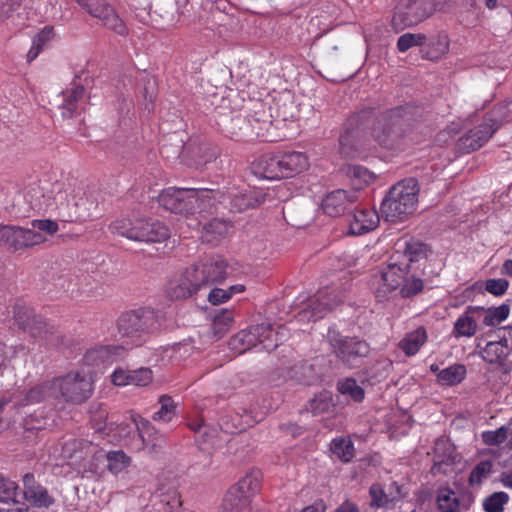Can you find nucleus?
<instances>
[{"mask_svg": "<svg viewBox=\"0 0 512 512\" xmlns=\"http://www.w3.org/2000/svg\"><path fill=\"white\" fill-rule=\"evenodd\" d=\"M32 210L56 211L63 222L73 223L88 220L89 208H80L79 196L74 189L62 181L30 186L25 194Z\"/></svg>", "mask_w": 512, "mask_h": 512, "instance_id": "1", "label": "nucleus"}, {"mask_svg": "<svg viewBox=\"0 0 512 512\" xmlns=\"http://www.w3.org/2000/svg\"><path fill=\"white\" fill-rule=\"evenodd\" d=\"M227 261L221 257L210 258L188 267L177 279L167 286V296L171 300H183L193 296L197 291L212 284L220 283L228 275Z\"/></svg>", "mask_w": 512, "mask_h": 512, "instance_id": "2", "label": "nucleus"}, {"mask_svg": "<svg viewBox=\"0 0 512 512\" xmlns=\"http://www.w3.org/2000/svg\"><path fill=\"white\" fill-rule=\"evenodd\" d=\"M421 116V109L410 103L381 113L373 126V137L383 148L402 149L412 122Z\"/></svg>", "mask_w": 512, "mask_h": 512, "instance_id": "3", "label": "nucleus"}, {"mask_svg": "<svg viewBox=\"0 0 512 512\" xmlns=\"http://www.w3.org/2000/svg\"><path fill=\"white\" fill-rule=\"evenodd\" d=\"M17 490L18 485L0 473V512H26V502L37 508H49L55 502L32 473L23 476V492Z\"/></svg>", "mask_w": 512, "mask_h": 512, "instance_id": "4", "label": "nucleus"}, {"mask_svg": "<svg viewBox=\"0 0 512 512\" xmlns=\"http://www.w3.org/2000/svg\"><path fill=\"white\" fill-rule=\"evenodd\" d=\"M157 312L149 307L123 312L117 319L120 344L117 349H137L147 344L150 335L159 328Z\"/></svg>", "mask_w": 512, "mask_h": 512, "instance_id": "5", "label": "nucleus"}, {"mask_svg": "<svg viewBox=\"0 0 512 512\" xmlns=\"http://www.w3.org/2000/svg\"><path fill=\"white\" fill-rule=\"evenodd\" d=\"M419 183L410 177L394 184L381 203L382 217L388 222H401L413 214L418 203Z\"/></svg>", "mask_w": 512, "mask_h": 512, "instance_id": "6", "label": "nucleus"}, {"mask_svg": "<svg viewBox=\"0 0 512 512\" xmlns=\"http://www.w3.org/2000/svg\"><path fill=\"white\" fill-rule=\"evenodd\" d=\"M14 319L18 327L24 332L29 333L32 338L44 341L45 349H81L78 347V342L66 337L59 331L52 330L53 328L48 329L45 320L37 315L32 308L16 306Z\"/></svg>", "mask_w": 512, "mask_h": 512, "instance_id": "7", "label": "nucleus"}, {"mask_svg": "<svg viewBox=\"0 0 512 512\" xmlns=\"http://www.w3.org/2000/svg\"><path fill=\"white\" fill-rule=\"evenodd\" d=\"M308 165V158L302 152H279L261 157L254 164V173L263 179L279 180L303 172Z\"/></svg>", "mask_w": 512, "mask_h": 512, "instance_id": "8", "label": "nucleus"}, {"mask_svg": "<svg viewBox=\"0 0 512 512\" xmlns=\"http://www.w3.org/2000/svg\"><path fill=\"white\" fill-rule=\"evenodd\" d=\"M113 234L139 242H162L170 237L169 228L161 221L152 218H121L109 225Z\"/></svg>", "mask_w": 512, "mask_h": 512, "instance_id": "9", "label": "nucleus"}, {"mask_svg": "<svg viewBox=\"0 0 512 512\" xmlns=\"http://www.w3.org/2000/svg\"><path fill=\"white\" fill-rule=\"evenodd\" d=\"M279 334L270 324L262 323L235 334L229 340L228 346L233 352H272L279 346Z\"/></svg>", "mask_w": 512, "mask_h": 512, "instance_id": "10", "label": "nucleus"}, {"mask_svg": "<svg viewBox=\"0 0 512 512\" xmlns=\"http://www.w3.org/2000/svg\"><path fill=\"white\" fill-rule=\"evenodd\" d=\"M56 399L81 404L88 400L93 393V381L84 373L69 372L53 379Z\"/></svg>", "mask_w": 512, "mask_h": 512, "instance_id": "11", "label": "nucleus"}, {"mask_svg": "<svg viewBox=\"0 0 512 512\" xmlns=\"http://www.w3.org/2000/svg\"><path fill=\"white\" fill-rule=\"evenodd\" d=\"M447 0H402L392 18L395 28L416 25L430 17Z\"/></svg>", "mask_w": 512, "mask_h": 512, "instance_id": "12", "label": "nucleus"}, {"mask_svg": "<svg viewBox=\"0 0 512 512\" xmlns=\"http://www.w3.org/2000/svg\"><path fill=\"white\" fill-rule=\"evenodd\" d=\"M505 115L497 114L494 109L492 115L484 118L483 123L470 129L457 141V149L462 153H471L480 149L500 128L502 121L506 120Z\"/></svg>", "mask_w": 512, "mask_h": 512, "instance_id": "13", "label": "nucleus"}, {"mask_svg": "<svg viewBox=\"0 0 512 512\" xmlns=\"http://www.w3.org/2000/svg\"><path fill=\"white\" fill-rule=\"evenodd\" d=\"M409 263L401 260V253H394L388 260L387 265L380 269V281L375 291V297L383 301L388 295L403 284L408 269H412Z\"/></svg>", "mask_w": 512, "mask_h": 512, "instance_id": "14", "label": "nucleus"}, {"mask_svg": "<svg viewBox=\"0 0 512 512\" xmlns=\"http://www.w3.org/2000/svg\"><path fill=\"white\" fill-rule=\"evenodd\" d=\"M82 9H84L92 17L101 20L102 24L114 31L115 33L124 36L128 33V29L124 21L116 13L113 6L108 0H74Z\"/></svg>", "mask_w": 512, "mask_h": 512, "instance_id": "15", "label": "nucleus"}, {"mask_svg": "<svg viewBox=\"0 0 512 512\" xmlns=\"http://www.w3.org/2000/svg\"><path fill=\"white\" fill-rule=\"evenodd\" d=\"M344 301L343 294H336L329 288L319 290L313 297L308 299L307 306L303 308L298 317L300 320L317 321L323 318L335 306Z\"/></svg>", "mask_w": 512, "mask_h": 512, "instance_id": "16", "label": "nucleus"}, {"mask_svg": "<svg viewBox=\"0 0 512 512\" xmlns=\"http://www.w3.org/2000/svg\"><path fill=\"white\" fill-rule=\"evenodd\" d=\"M192 188L170 187L158 196V203L165 210L176 214H193Z\"/></svg>", "mask_w": 512, "mask_h": 512, "instance_id": "17", "label": "nucleus"}, {"mask_svg": "<svg viewBox=\"0 0 512 512\" xmlns=\"http://www.w3.org/2000/svg\"><path fill=\"white\" fill-rule=\"evenodd\" d=\"M433 453V465L430 473L434 476L447 474L461 460L456 447L446 437H440L435 441Z\"/></svg>", "mask_w": 512, "mask_h": 512, "instance_id": "18", "label": "nucleus"}, {"mask_svg": "<svg viewBox=\"0 0 512 512\" xmlns=\"http://www.w3.org/2000/svg\"><path fill=\"white\" fill-rule=\"evenodd\" d=\"M193 214L203 216L211 215L218 211V206L226 202V195L219 189L192 188Z\"/></svg>", "mask_w": 512, "mask_h": 512, "instance_id": "19", "label": "nucleus"}, {"mask_svg": "<svg viewBox=\"0 0 512 512\" xmlns=\"http://www.w3.org/2000/svg\"><path fill=\"white\" fill-rule=\"evenodd\" d=\"M357 200L355 191H346L337 189L329 193L322 201L323 212L331 217H339L346 212L352 211L353 205Z\"/></svg>", "mask_w": 512, "mask_h": 512, "instance_id": "20", "label": "nucleus"}, {"mask_svg": "<svg viewBox=\"0 0 512 512\" xmlns=\"http://www.w3.org/2000/svg\"><path fill=\"white\" fill-rule=\"evenodd\" d=\"M270 107L263 102H257L254 105L253 114L248 118L251 130V139L261 138L265 142L275 141L270 135V129L273 126V117L269 112Z\"/></svg>", "mask_w": 512, "mask_h": 512, "instance_id": "21", "label": "nucleus"}, {"mask_svg": "<svg viewBox=\"0 0 512 512\" xmlns=\"http://www.w3.org/2000/svg\"><path fill=\"white\" fill-rule=\"evenodd\" d=\"M217 149L199 138H190L184 143L183 159L196 167L205 165L217 157Z\"/></svg>", "mask_w": 512, "mask_h": 512, "instance_id": "22", "label": "nucleus"}, {"mask_svg": "<svg viewBox=\"0 0 512 512\" xmlns=\"http://www.w3.org/2000/svg\"><path fill=\"white\" fill-rule=\"evenodd\" d=\"M224 108L220 105L216 108L217 113L222 116L221 124L223 129L228 133L229 137L237 141L251 140V130L248 118L241 114H237L228 118L221 110Z\"/></svg>", "mask_w": 512, "mask_h": 512, "instance_id": "23", "label": "nucleus"}, {"mask_svg": "<svg viewBox=\"0 0 512 512\" xmlns=\"http://www.w3.org/2000/svg\"><path fill=\"white\" fill-rule=\"evenodd\" d=\"M327 341L335 352H363L369 350L367 342L357 337L342 335L336 327H330L326 335Z\"/></svg>", "mask_w": 512, "mask_h": 512, "instance_id": "24", "label": "nucleus"}, {"mask_svg": "<svg viewBox=\"0 0 512 512\" xmlns=\"http://www.w3.org/2000/svg\"><path fill=\"white\" fill-rule=\"evenodd\" d=\"M353 210L349 220V232L352 235H362L377 226L379 220L375 211L365 209Z\"/></svg>", "mask_w": 512, "mask_h": 512, "instance_id": "25", "label": "nucleus"}, {"mask_svg": "<svg viewBox=\"0 0 512 512\" xmlns=\"http://www.w3.org/2000/svg\"><path fill=\"white\" fill-rule=\"evenodd\" d=\"M138 436L141 438L143 447L157 452L165 444L163 435H160L151 423L143 418L134 420Z\"/></svg>", "mask_w": 512, "mask_h": 512, "instance_id": "26", "label": "nucleus"}, {"mask_svg": "<svg viewBox=\"0 0 512 512\" xmlns=\"http://www.w3.org/2000/svg\"><path fill=\"white\" fill-rule=\"evenodd\" d=\"M448 48L449 40L447 34L439 32L427 36V42L423 45L420 52L423 58L435 61L440 59L448 51Z\"/></svg>", "mask_w": 512, "mask_h": 512, "instance_id": "27", "label": "nucleus"}, {"mask_svg": "<svg viewBox=\"0 0 512 512\" xmlns=\"http://www.w3.org/2000/svg\"><path fill=\"white\" fill-rule=\"evenodd\" d=\"M484 311L485 308L481 306H468L464 314L454 323V333L456 336H473L477 330V323L473 315L482 314Z\"/></svg>", "mask_w": 512, "mask_h": 512, "instance_id": "28", "label": "nucleus"}, {"mask_svg": "<svg viewBox=\"0 0 512 512\" xmlns=\"http://www.w3.org/2000/svg\"><path fill=\"white\" fill-rule=\"evenodd\" d=\"M233 225L230 221L221 218H213L203 226L202 239L205 242L216 244L226 237Z\"/></svg>", "mask_w": 512, "mask_h": 512, "instance_id": "29", "label": "nucleus"}, {"mask_svg": "<svg viewBox=\"0 0 512 512\" xmlns=\"http://www.w3.org/2000/svg\"><path fill=\"white\" fill-rule=\"evenodd\" d=\"M247 481H239L226 492L222 502L224 512H240L246 504L245 487Z\"/></svg>", "mask_w": 512, "mask_h": 512, "instance_id": "30", "label": "nucleus"}, {"mask_svg": "<svg viewBox=\"0 0 512 512\" xmlns=\"http://www.w3.org/2000/svg\"><path fill=\"white\" fill-rule=\"evenodd\" d=\"M230 201V211L243 212L246 209L255 208L264 202L265 196L261 193L246 192L237 193L233 196H226V200Z\"/></svg>", "mask_w": 512, "mask_h": 512, "instance_id": "31", "label": "nucleus"}, {"mask_svg": "<svg viewBox=\"0 0 512 512\" xmlns=\"http://www.w3.org/2000/svg\"><path fill=\"white\" fill-rule=\"evenodd\" d=\"M46 398H55L56 392L54 387V381H47L40 385H37L30 389L24 396L21 398L17 404L21 406L39 403Z\"/></svg>", "mask_w": 512, "mask_h": 512, "instance_id": "32", "label": "nucleus"}, {"mask_svg": "<svg viewBox=\"0 0 512 512\" xmlns=\"http://www.w3.org/2000/svg\"><path fill=\"white\" fill-rule=\"evenodd\" d=\"M335 401L331 391L322 390L309 400L307 409L314 415L330 414L334 412Z\"/></svg>", "mask_w": 512, "mask_h": 512, "instance_id": "33", "label": "nucleus"}, {"mask_svg": "<svg viewBox=\"0 0 512 512\" xmlns=\"http://www.w3.org/2000/svg\"><path fill=\"white\" fill-rule=\"evenodd\" d=\"M424 275V270L421 275H418L414 266L412 269H408L405 275L406 277L403 279V284L399 287L400 295L403 298H410L421 293L423 291L425 281L421 276Z\"/></svg>", "mask_w": 512, "mask_h": 512, "instance_id": "34", "label": "nucleus"}, {"mask_svg": "<svg viewBox=\"0 0 512 512\" xmlns=\"http://www.w3.org/2000/svg\"><path fill=\"white\" fill-rule=\"evenodd\" d=\"M294 376L305 385H314L321 381L324 371L316 363H302L293 368Z\"/></svg>", "mask_w": 512, "mask_h": 512, "instance_id": "35", "label": "nucleus"}, {"mask_svg": "<svg viewBox=\"0 0 512 512\" xmlns=\"http://www.w3.org/2000/svg\"><path fill=\"white\" fill-rule=\"evenodd\" d=\"M84 87L75 85L71 90L62 93V102L59 105L63 118H71L77 109L78 101L84 96Z\"/></svg>", "mask_w": 512, "mask_h": 512, "instance_id": "36", "label": "nucleus"}, {"mask_svg": "<svg viewBox=\"0 0 512 512\" xmlns=\"http://www.w3.org/2000/svg\"><path fill=\"white\" fill-rule=\"evenodd\" d=\"M429 252L430 249L427 244L416 240H409L404 244L403 255L401 254V258L404 259L403 262L409 263L413 266V263L426 260Z\"/></svg>", "mask_w": 512, "mask_h": 512, "instance_id": "37", "label": "nucleus"}, {"mask_svg": "<svg viewBox=\"0 0 512 512\" xmlns=\"http://www.w3.org/2000/svg\"><path fill=\"white\" fill-rule=\"evenodd\" d=\"M132 7L136 10V15L138 17L144 18L145 15H151L152 13L159 15L161 18L172 21L174 19V6L173 1L168 0L163 3H156L155 9L151 4H148L146 7H138L135 3L132 4Z\"/></svg>", "mask_w": 512, "mask_h": 512, "instance_id": "38", "label": "nucleus"}, {"mask_svg": "<svg viewBox=\"0 0 512 512\" xmlns=\"http://www.w3.org/2000/svg\"><path fill=\"white\" fill-rule=\"evenodd\" d=\"M466 369L463 365L454 364L440 370L437 374V380L440 384L453 386L459 384L465 377Z\"/></svg>", "mask_w": 512, "mask_h": 512, "instance_id": "39", "label": "nucleus"}, {"mask_svg": "<svg viewBox=\"0 0 512 512\" xmlns=\"http://www.w3.org/2000/svg\"><path fill=\"white\" fill-rule=\"evenodd\" d=\"M427 340V333L424 327H418L403 338L399 346L403 352H418Z\"/></svg>", "mask_w": 512, "mask_h": 512, "instance_id": "40", "label": "nucleus"}, {"mask_svg": "<svg viewBox=\"0 0 512 512\" xmlns=\"http://www.w3.org/2000/svg\"><path fill=\"white\" fill-rule=\"evenodd\" d=\"M459 497L449 487H442L438 490L437 505L441 512H457L459 509Z\"/></svg>", "mask_w": 512, "mask_h": 512, "instance_id": "41", "label": "nucleus"}, {"mask_svg": "<svg viewBox=\"0 0 512 512\" xmlns=\"http://www.w3.org/2000/svg\"><path fill=\"white\" fill-rule=\"evenodd\" d=\"M54 37V30L52 27H44L38 34L33 38L32 46L27 53V61L32 62L37 58L39 53L44 49L48 42Z\"/></svg>", "mask_w": 512, "mask_h": 512, "instance_id": "42", "label": "nucleus"}, {"mask_svg": "<svg viewBox=\"0 0 512 512\" xmlns=\"http://www.w3.org/2000/svg\"><path fill=\"white\" fill-rule=\"evenodd\" d=\"M46 238L42 233L35 232L33 229L23 228L19 226L18 231V243L16 245V251L27 249L35 245L43 243Z\"/></svg>", "mask_w": 512, "mask_h": 512, "instance_id": "43", "label": "nucleus"}, {"mask_svg": "<svg viewBox=\"0 0 512 512\" xmlns=\"http://www.w3.org/2000/svg\"><path fill=\"white\" fill-rule=\"evenodd\" d=\"M494 463L491 460H482L470 472L468 483L470 486H480L493 472Z\"/></svg>", "mask_w": 512, "mask_h": 512, "instance_id": "44", "label": "nucleus"}, {"mask_svg": "<svg viewBox=\"0 0 512 512\" xmlns=\"http://www.w3.org/2000/svg\"><path fill=\"white\" fill-rule=\"evenodd\" d=\"M233 322V314L227 309L216 310L213 316L212 331L216 338H220Z\"/></svg>", "mask_w": 512, "mask_h": 512, "instance_id": "45", "label": "nucleus"}, {"mask_svg": "<svg viewBox=\"0 0 512 512\" xmlns=\"http://www.w3.org/2000/svg\"><path fill=\"white\" fill-rule=\"evenodd\" d=\"M509 495L504 491H498L484 498L482 506L485 512H504L505 505L509 502Z\"/></svg>", "mask_w": 512, "mask_h": 512, "instance_id": "46", "label": "nucleus"}, {"mask_svg": "<svg viewBox=\"0 0 512 512\" xmlns=\"http://www.w3.org/2000/svg\"><path fill=\"white\" fill-rule=\"evenodd\" d=\"M483 313H485L483 324L485 326H496L507 319L510 313V306L504 303L498 307L485 309Z\"/></svg>", "mask_w": 512, "mask_h": 512, "instance_id": "47", "label": "nucleus"}, {"mask_svg": "<svg viewBox=\"0 0 512 512\" xmlns=\"http://www.w3.org/2000/svg\"><path fill=\"white\" fill-rule=\"evenodd\" d=\"M427 42V35L422 33H405L398 38L397 48L400 52H406L412 47L423 48Z\"/></svg>", "mask_w": 512, "mask_h": 512, "instance_id": "48", "label": "nucleus"}, {"mask_svg": "<svg viewBox=\"0 0 512 512\" xmlns=\"http://www.w3.org/2000/svg\"><path fill=\"white\" fill-rule=\"evenodd\" d=\"M331 451L343 462H349L354 456V446L350 439H334L331 445Z\"/></svg>", "mask_w": 512, "mask_h": 512, "instance_id": "49", "label": "nucleus"}, {"mask_svg": "<svg viewBox=\"0 0 512 512\" xmlns=\"http://www.w3.org/2000/svg\"><path fill=\"white\" fill-rule=\"evenodd\" d=\"M337 386L342 395H349L356 402H361L364 399V389L352 378L338 382Z\"/></svg>", "mask_w": 512, "mask_h": 512, "instance_id": "50", "label": "nucleus"}, {"mask_svg": "<svg viewBox=\"0 0 512 512\" xmlns=\"http://www.w3.org/2000/svg\"><path fill=\"white\" fill-rule=\"evenodd\" d=\"M369 494L371 496L372 507H389L393 503L395 497L392 492L386 493L379 484H373L370 487Z\"/></svg>", "mask_w": 512, "mask_h": 512, "instance_id": "51", "label": "nucleus"}, {"mask_svg": "<svg viewBox=\"0 0 512 512\" xmlns=\"http://www.w3.org/2000/svg\"><path fill=\"white\" fill-rule=\"evenodd\" d=\"M106 459L108 470L114 474L121 472L130 463V458L120 450L108 452Z\"/></svg>", "mask_w": 512, "mask_h": 512, "instance_id": "52", "label": "nucleus"}, {"mask_svg": "<svg viewBox=\"0 0 512 512\" xmlns=\"http://www.w3.org/2000/svg\"><path fill=\"white\" fill-rule=\"evenodd\" d=\"M183 150V140L172 136L169 139L164 140L160 149V153L167 159L179 157L183 158Z\"/></svg>", "mask_w": 512, "mask_h": 512, "instance_id": "53", "label": "nucleus"}, {"mask_svg": "<svg viewBox=\"0 0 512 512\" xmlns=\"http://www.w3.org/2000/svg\"><path fill=\"white\" fill-rule=\"evenodd\" d=\"M19 226L0 225V245L9 250L16 251L18 243Z\"/></svg>", "mask_w": 512, "mask_h": 512, "instance_id": "54", "label": "nucleus"}, {"mask_svg": "<svg viewBox=\"0 0 512 512\" xmlns=\"http://www.w3.org/2000/svg\"><path fill=\"white\" fill-rule=\"evenodd\" d=\"M481 356L491 366V370L508 373L512 369V363L507 359L508 354H481Z\"/></svg>", "mask_w": 512, "mask_h": 512, "instance_id": "55", "label": "nucleus"}, {"mask_svg": "<svg viewBox=\"0 0 512 512\" xmlns=\"http://www.w3.org/2000/svg\"><path fill=\"white\" fill-rule=\"evenodd\" d=\"M509 433L505 426H501L496 430L484 431L481 434L482 441L488 446H498L504 443Z\"/></svg>", "mask_w": 512, "mask_h": 512, "instance_id": "56", "label": "nucleus"}, {"mask_svg": "<svg viewBox=\"0 0 512 512\" xmlns=\"http://www.w3.org/2000/svg\"><path fill=\"white\" fill-rule=\"evenodd\" d=\"M159 403L161 404V407L159 411H157L154 414L153 419L163 421L171 420L175 410V404L173 399L168 395H162L159 398Z\"/></svg>", "mask_w": 512, "mask_h": 512, "instance_id": "57", "label": "nucleus"}, {"mask_svg": "<svg viewBox=\"0 0 512 512\" xmlns=\"http://www.w3.org/2000/svg\"><path fill=\"white\" fill-rule=\"evenodd\" d=\"M509 287V281L504 278H490L485 281V290L496 296L504 295Z\"/></svg>", "mask_w": 512, "mask_h": 512, "instance_id": "58", "label": "nucleus"}, {"mask_svg": "<svg viewBox=\"0 0 512 512\" xmlns=\"http://www.w3.org/2000/svg\"><path fill=\"white\" fill-rule=\"evenodd\" d=\"M130 382L135 386H147L152 380V371L149 368L130 370Z\"/></svg>", "mask_w": 512, "mask_h": 512, "instance_id": "59", "label": "nucleus"}, {"mask_svg": "<svg viewBox=\"0 0 512 512\" xmlns=\"http://www.w3.org/2000/svg\"><path fill=\"white\" fill-rule=\"evenodd\" d=\"M352 134L349 129H347L343 134L339 137V152L341 155L347 158H353L356 154V150L351 144Z\"/></svg>", "mask_w": 512, "mask_h": 512, "instance_id": "60", "label": "nucleus"}, {"mask_svg": "<svg viewBox=\"0 0 512 512\" xmlns=\"http://www.w3.org/2000/svg\"><path fill=\"white\" fill-rule=\"evenodd\" d=\"M22 428L24 438L28 440L32 439L37 432L42 430V421L33 416H29L24 419Z\"/></svg>", "mask_w": 512, "mask_h": 512, "instance_id": "61", "label": "nucleus"}, {"mask_svg": "<svg viewBox=\"0 0 512 512\" xmlns=\"http://www.w3.org/2000/svg\"><path fill=\"white\" fill-rule=\"evenodd\" d=\"M22 0H0V22L13 16L21 5Z\"/></svg>", "mask_w": 512, "mask_h": 512, "instance_id": "62", "label": "nucleus"}, {"mask_svg": "<svg viewBox=\"0 0 512 512\" xmlns=\"http://www.w3.org/2000/svg\"><path fill=\"white\" fill-rule=\"evenodd\" d=\"M32 229L39 230V233L45 232L48 235H53L58 231L57 222L50 219H35L31 222Z\"/></svg>", "mask_w": 512, "mask_h": 512, "instance_id": "63", "label": "nucleus"}, {"mask_svg": "<svg viewBox=\"0 0 512 512\" xmlns=\"http://www.w3.org/2000/svg\"><path fill=\"white\" fill-rule=\"evenodd\" d=\"M80 208H89L88 219L97 216L99 201L96 197L90 194L87 197L79 196Z\"/></svg>", "mask_w": 512, "mask_h": 512, "instance_id": "64", "label": "nucleus"}]
</instances>
